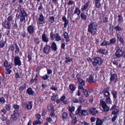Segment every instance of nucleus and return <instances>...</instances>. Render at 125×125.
<instances>
[{
  "instance_id": "nucleus-1",
  "label": "nucleus",
  "mask_w": 125,
  "mask_h": 125,
  "mask_svg": "<svg viewBox=\"0 0 125 125\" xmlns=\"http://www.w3.org/2000/svg\"><path fill=\"white\" fill-rule=\"evenodd\" d=\"M97 24L95 22H91L88 26V31L93 35H94L97 31Z\"/></svg>"
},
{
  "instance_id": "nucleus-2",
  "label": "nucleus",
  "mask_w": 125,
  "mask_h": 125,
  "mask_svg": "<svg viewBox=\"0 0 125 125\" xmlns=\"http://www.w3.org/2000/svg\"><path fill=\"white\" fill-rule=\"evenodd\" d=\"M20 14L17 13L16 15V19H20V21L22 22L25 20V17L27 16V14L23 8L20 9Z\"/></svg>"
},
{
  "instance_id": "nucleus-3",
  "label": "nucleus",
  "mask_w": 125,
  "mask_h": 125,
  "mask_svg": "<svg viewBox=\"0 0 125 125\" xmlns=\"http://www.w3.org/2000/svg\"><path fill=\"white\" fill-rule=\"evenodd\" d=\"M115 58L119 59L121 57L125 58V51H122L120 47H118L115 53Z\"/></svg>"
},
{
  "instance_id": "nucleus-4",
  "label": "nucleus",
  "mask_w": 125,
  "mask_h": 125,
  "mask_svg": "<svg viewBox=\"0 0 125 125\" xmlns=\"http://www.w3.org/2000/svg\"><path fill=\"white\" fill-rule=\"evenodd\" d=\"M82 106H80L76 111L75 114H79L80 116H86L88 114V111L85 110H81Z\"/></svg>"
},
{
  "instance_id": "nucleus-5",
  "label": "nucleus",
  "mask_w": 125,
  "mask_h": 125,
  "mask_svg": "<svg viewBox=\"0 0 125 125\" xmlns=\"http://www.w3.org/2000/svg\"><path fill=\"white\" fill-rule=\"evenodd\" d=\"M92 64L94 66H96L97 64L101 65L103 62V60L99 57H97L94 58V60H91Z\"/></svg>"
},
{
  "instance_id": "nucleus-6",
  "label": "nucleus",
  "mask_w": 125,
  "mask_h": 125,
  "mask_svg": "<svg viewBox=\"0 0 125 125\" xmlns=\"http://www.w3.org/2000/svg\"><path fill=\"white\" fill-rule=\"evenodd\" d=\"M78 82H79L78 89L82 90L83 89L84 86H85V81L83 79L78 78Z\"/></svg>"
},
{
  "instance_id": "nucleus-7",
  "label": "nucleus",
  "mask_w": 125,
  "mask_h": 125,
  "mask_svg": "<svg viewBox=\"0 0 125 125\" xmlns=\"http://www.w3.org/2000/svg\"><path fill=\"white\" fill-rule=\"evenodd\" d=\"M100 105L102 106L104 111H108L109 110V108L106 105V102L103 100H100Z\"/></svg>"
},
{
  "instance_id": "nucleus-8",
  "label": "nucleus",
  "mask_w": 125,
  "mask_h": 125,
  "mask_svg": "<svg viewBox=\"0 0 125 125\" xmlns=\"http://www.w3.org/2000/svg\"><path fill=\"white\" fill-rule=\"evenodd\" d=\"M19 113L16 110H14V113L11 115V119L13 121L16 120L18 118L19 116Z\"/></svg>"
},
{
  "instance_id": "nucleus-9",
  "label": "nucleus",
  "mask_w": 125,
  "mask_h": 125,
  "mask_svg": "<svg viewBox=\"0 0 125 125\" xmlns=\"http://www.w3.org/2000/svg\"><path fill=\"white\" fill-rule=\"evenodd\" d=\"M2 26L8 30H10L11 28V24L10 22L7 21L5 20L2 23Z\"/></svg>"
},
{
  "instance_id": "nucleus-10",
  "label": "nucleus",
  "mask_w": 125,
  "mask_h": 125,
  "mask_svg": "<svg viewBox=\"0 0 125 125\" xmlns=\"http://www.w3.org/2000/svg\"><path fill=\"white\" fill-rule=\"evenodd\" d=\"M90 112V114L93 116H98L99 115L98 111L94 107H92L91 108Z\"/></svg>"
},
{
  "instance_id": "nucleus-11",
  "label": "nucleus",
  "mask_w": 125,
  "mask_h": 125,
  "mask_svg": "<svg viewBox=\"0 0 125 125\" xmlns=\"http://www.w3.org/2000/svg\"><path fill=\"white\" fill-rule=\"evenodd\" d=\"M14 62L15 66L18 65L20 66L21 65V63L19 56H16L14 59Z\"/></svg>"
},
{
  "instance_id": "nucleus-12",
  "label": "nucleus",
  "mask_w": 125,
  "mask_h": 125,
  "mask_svg": "<svg viewBox=\"0 0 125 125\" xmlns=\"http://www.w3.org/2000/svg\"><path fill=\"white\" fill-rule=\"evenodd\" d=\"M110 80L111 82H114L115 83L118 80L117 74L111 73Z\"/></svg>"
},
{
  "instance_id": "nucleus-13",
  "label": "nucleus",
  "mask_w": 125,
  "mask_h": 125,
  "mask_svg": "<svg viewBox=\"0 0 125 125\" xmlns=\"http://www.w3.org/2000/svg\"><path fill=\"white\" fill-rule=\"evenodd\" d=\"M35 30L34 27L32 25L29 26L27 28V31L30 34H33Z\"/></svg>"
},
{
  "instance_id": "nucleus-14",
  "label": "nucleus",
  "mask_w": 125,
  "mask_h": 125,
  "mask_svg": "<svg viewBox=\"0 0 125 125\" xmlns=\"http://www.w3.org/2000/svg\"><path fill=\"white\" fill-rule=\"evenodd\" d=\"M109 88H105L103 91L102 92L104 93V97H106L110 96V93L109 91Z\"/></svg>"
},
{
  "instance_id": "nucleus-15",
  "label": "nucleus",
  "mask_w": 125,
  "mask_h": 125,
  "mask_svg": "<svg viewBox=\"0 0 125 125\" xmlns=\"http://www.w3.org/2000/svg\"><path fill=\"white\" fill-rule=\"evenodd\" d=\"M51 50V46L48 45H46L44 48L43 51L44 53H48Z\"/></svg>"
},
{
  "instance_id": "nucleus-16",
  "label": "nucleus",
  "mask_w": 125,
  "mask_h": 125,
  "mask_svg": "<svg viewBox=\"0 0 125 125\" xmlns=\"http://www.w3.org/2000/svg\"><path fill=\"white\" fill-rule=\"evenodd\" d=\"M27 92L30 95H32L34 96L36 94L33 91L31 88H29L27 90Z\"/></svg>"
},
{
  "instance_id": "nucleus-17",
  "label": "nucleus",
  "mask_w": 125,
  "mask_h": 125,
  "mask_svg": "<svg viewBox=\"0 0 125 125\" xmlns=\"http://www.w3.org/2000/svg\"><path fill=\"white\" fill-rule=\"evenodd\" d=\"M44 17L42 14L39 15V17L38 19V22L40 24L44 23Z\"/></svg>"
},
{
  "instance_id": "nucleus-18",
  "label": "nucleus",
  "mask_w": 125,
  "mask_h": 125,
  "mask_svg": "<svg viewBox=\"0 0 125 125\" xmlns=\"http://www.w3.org/2000/svg\"><path fill=\"white\" fill-rule=\"evenodd\" d=\"M42 38L43 41L47 43L49 41V39L47 35L45 34H43L42 36Z\"/></svg>"
},
{
  "instance_id": "nucleus-19",
  "label": "nucleus",
  "mask_w": 125,
  "mask_h": 125,
  "mask_svg": "<svg viewBox=\"0 0 125 125\" xmlns=\"http://www.w3.org/2000/svg\"><path fill=\"white\" fill-rule=\"evenodd\" d=\"M51 47L52 50L54 52L56 51L57 50V47L56 44L54 42H53L52 44L51 48Z\"/></svg>"
},
{
  "instance_id": "nucleus-20",
  "label": "nucleus",
  "mask_w": 125,
  "mask_h": 125,
  "mask_svg": "<svg viewBox=\"0 0 125 125\" xmlns=\"http://www.w3.org/2000/svg\"><path fill=\"white\" fill-rule=\"evenodd\" d=\"M95 1V7L97 8H99L101 6V4L100 2L101 0H94Z\"/></svg>"
},
{
  "instance_id": "nucleus-21",
  "label": "nucleus",
  "mask_w": 125,
  "mask_h": 125,
  "mask_svg": "<svg viewBox=\"0 0 125 125\" xmlns=\"http://www.w3.org/2000/svg\"><path fill=\"white\" fill-rule=\"evenodd\" d=\"M62 20L64 22V27H66L68 24V20L66 18L65 16L63 17L62 19Z\"/></svg>"
},
{
  "instance_id": "nucleus-22",
  "label": "nucleus",
  "mask_w": 125,
  "mask_h": 125,
  "mask_svg": "<svg viewBox=\"0 0 125 125\" xmlns=\"http://www.w3.org/2000/svg\"><path fill=\"white\" fill-rule=\"evenodd\" d=\"M32 102L29 101L27 103L26 107L28 109H31L32 108Z\"/></svg>"
},
{
  "instance_id": "nucleus-23",
  "label": "nucleus",
  "mask_w": 125,
  "mask_h": 125,
  "mask_svg": "<svg viewBox=\"0 0 125 125\" xmlns=\"http://www.w3.org/2000/svg\"><path fill=\"white\" fill-rule=\"evenodd\" d=\"M103 122V121L98 118H96V125H102Z\"/></svg>"
},
{
  "instance_id": "nucleus-24",
  "label": "nucleus",
  "mask_w": 125,
  "mask_h": 125,
  "mask_svg": "<svg viewBox=\"0 0 125 125\" xmlns=\"http://www.w3.org/2000/svg\"><path fill=\"white\" fill-rule=\"evenodd\" d=\"M90 4V2L89 1L87 2L82 7L81 10L82 11H83L86 10Z\"/></svg>"
},
{
  "instance_id": "nucleus-25",
  "label": "nucleus",
  "mask_w": 125,
  "mask_h": 125,
  "mask_svg": "<svg viewBox=\"0 0 125 125\" xmlns=\"http://www.w3.org/2000/svg\"><path fill=\"white\" fill-rule=\"evenodd\" d=\"M97 52L100 53L105 54H106L107 51L103 49H100L97 51Z\"/></svg>"
},
{
  "instance_id": "nucleus-26",
  "label": "nucleus",
  "mask_w": 125,
  "mask_h": 125,
  "mask_svg": "<svg viewBox=\"0 0 125 125\" xmlns=\"http://www.w3.org/2000/svg\"><path fill=\"white\" fill-rule=\"evenodd\" d=\"M68 116V114L66 112H64L62 115V117L64 121H65Z\"/></svg>"
},
{
  "instance_id": "nucleus-27",
  "label": "nucleus",
  "mask_w": 125,
  "mask_h": 125,
  "mask_svg": "<svg viewBox=\"0 0 125 125\" xmlns=\"http://www.w3.org/2000/svg\"><path fill=\"white\" fill-rule=\"evenodd\" d=\"M47 109L49 111L52 110L51 112L54 111V107L52 104H50L48 106Z\"/></svg>"
},
{
  "instance_id": "nucleus-28",
  "label": "nucleus",
  "mask_w": 125,
  "mask_h": 125,
  "mask_svg": "<svg viewBox=\"0 0 125 125\" xmlns=\"http://www.w3.org/2000/svg\"><path fill=\"white\" fill-rule=\"evenodd\" d=\"M69 88L70 90L72 91H75L76 87L73 84H71L69 85Z\"/></svg>"
},
{
  "instance_id": "nucleus-29",
  "label": "nucleus",
  "mask_w": 125,
  "mask_h": 125,
  "mask_svg": "<svg viewBox=\"0 0 125 125\" xmlns=\"http://www.w3.org/2000/svg\"><path fill=\"white\" fill-rule=\"evenodd\" d=\"M64 37L66 39V42H68L69 41V37L68 34L66 32H64L63 34Z\"/></svg>"
},
{
  "instance_id": "nucleus-30",
  "label": "nucleus",
  "mask_w": 125,
  "mask_h": 125,
  "mask_svg": "<svg viewBox=\"0 0 125 125\" xmlns=\"http://www.w3.org/2000/svg\"><path fill=\"white\" fill-rule=\"evenodd\" d=\"M117 38L119 39V40L121 43L123 44L124 43V41L123 39L121 37V36L119 34H117Z\"/></svg>"
},
{
  "instance_id": "nucleus-31",
  "label": "nucleus",
  "mask_w": 125,
  "mask_h": 125,
  "mask_svg": "<svg viewBox=\"0 0 125 125\" xmlns=\"http://www.w3.org/2000/svg\"><path fill=\"white\" fill-rule=\"evenodd\" d=\"M54 111L51 112V113L50 114V116L54 120H56L57 119L56 115L54 113Z\"/></svg>"
},
{
  "instance_id": "nucleus-32",
  "label": "nucleus",
  "mask_w": 125,
  "mask_h": 125,
  "mask_svg": "<svg viewBox=\"0 0 125 125\" xmlns=\"http://www.w3.org/2000/svg\"><path fill=\"white\" fill-rule=\"evenodd\" d=\"M81 90H82L85 96L87 97H88L89 96L88 91L84 88L83 89H82Z\"/></svg>"
},
{
  "instance_id": "nucleus-33",
  "label": "nucleus",
  "mask_w": 125,
  "mask_h": 125,
  "mask_svg": "<svg viewBox=\"0 0 125 125\" xmlns=\"http://www.w3.org/2000/svg\"><path fill=\"white\" fill-rule=\"evenodd\" d=\"M110 44V43L107 41H105L102 43L101 45L102 46H105V45H109Z\"/></svg>"
},
{
  "instance_id": "nucleus-34",
  "label": "nucleus",
  "mask_w": 125,
  "mask_h": 125,
  "mask_svg": "<svg viewBox=\"0 0 125 125\" xmlns=\"http://www.w3.org/2000/svg\"><path fill=\"white\" fill-rule=\"evenodd\" d=\"M81 13V11L78 7H76L74 11V14L76 13L78 15H79Z\"/></svg>"
},
{
  "instance_id": "nucleus-35",
  "label": "nucleus",
  "mask_w": 125,
  "mask_h": 125,
  "mask_svg": "<svg viewBox=\"0 0 125 125\" xmlns=\"http://www.w3.org/2000/svg\"><path fill=\"white\" fill-rule=\"evenodd\" d=\"M16 48V50L15 51V53H18L20 51V49L17 44L15 43L14 44Z\"/></svg>"
},
{
  "instance_id": "nucleus-36",
  "label": "nucleus",
  "mask_w": 125,
  "mask_h": 125,
  "mask_svg": "<svg viewBox=\"0 0 125 125\" xmlns=\"http://www.w3.org/2000/svg\"><path fill=\"white\" fill-rule=\"evenodd\" d=\"M105 99L106 102L108 104H111L112 101L110 99V96L106 97Z\"/></svg>"
},
{
  "instance_id": "nucleus-37",
  "label": "nucleus",
  "mask_w": 125,
  "mask_h": 125,
  "mask_svg": "<svg viewBox=\"0 0 125 125\" xmlns=\"http://www.w3.org/2000/svg\"><path fill=\"white\" fill-rule=\"evenodd\" d=\"M82 19L85 20L86 19L87 16L84 13H82L80 15Z\"/></svg>"
},
{
  "instance_id": "nucleus-38",
  "label": "nucleus",
  "mask_w": 125,
  "mask_h": 125,
  "mask_svg": "<svg viewBox=\"0 0 125 125\" xmlns=\"http://www.w3.org/2000/svg\"><path fill=\"white\" fill-rule=\"evenodd\" d=\"M94 78V77L92 75H90L89 77V79L88 81V82L90 83H92Z\"/></svg>"
},
{
  "instance_id": "nucleus-39",
  "label": "nucleus",
  "mask_w": 125,
  "mask_h": 125,
  "mask_svg": "<svg viewBox=\"0 0 125 125\" xmlns=\"http://www.w3.org/2000/svg\"><path fill=\"white\" fill-rule=\"evenodd\" d=\"M26 87V85L25 84H23L19 88L20 91H22V90L25 89Z\"/></svg>"
},
{
  "instance_id": "nucleus-40",
  "label": "nucleus",
  "mask_w": 125,
  "mask_h": 125,
  "mask_svg": "<svg viewBox=\"0 0 125 125\" xmlns=\"http://www.w3.org/2000/svg\"><path fill=\"white\" fill-rule=\"evenodd\" d=\"M112 93L113 95L114 98L115 99L117 98V92L113 91L112 92Z\"/></svg>"
},
{
  "instance_id": "nucleus-41",
  "label": "nucleus",
  "mask_w": 125,
  "mask_h": 125,
  "mask_svg": "<svg viewBox=\"0 0 125 125\" xmlns=\"http://www.w3.org/2000/svg\"><path fill=\"white\" fill-rule=\"evenodd\" d=\"M119 111V110H118L117 109H115L112 111V114L116 115L118 113Z\"/></svg>"
},
{
  "instance_id": "nucleus-42",
  "label": "nucleus",
  "mask_w": 125,
  "mask_h": 125,
  "mask_svg": "<svg viewBox=\"0 0 125 125\" xmlns=\"http://www.w3.org/2000/svg\"><path fill=\"white\" fill-rule=\"evenodd\" d=\"M6 41H4L2 40L0 41V47L2 48L4 47L5 45V44L6 42Z\"/></svg>"
},
{
  "instance_id": "nucleus-43",
  "label": "nucleus",
  "mask_w": 125,
  "mask_h": 125,
  "mask_svg": "<svg viewBox=\"0 0 125 125\" xmlns=\"http://www.w3.org/2000/svg\"><path fill=\"white\" fill-rule=\"evenodd\" d=\"M58 95L56 94L52 96L51 97V99L52 100H54L55 99H58Z\"/></svg>"
},
{
  "instance_id": "nucleus-44",
  "label": "nucleus",
  "mask_w": 125,
  "mask_h": 125,
  "mask_svg": "<svg viewBox=\"0 0 125 125\" xmlns=\"http://www.w3.org/2000/svg\"><path fill=\"white\" fill-rule=\"evenodd\" d=\"M55 38V40L56 41H59L61 40V37L59 36L58 33L56 34Z\"/></svg>"
},
{
  "instance_id": "nucleus-45",
  "label": "nucleus",
  "mask_w": 125,
  "mask_h": 125,
  "mask_svg": "<svg viewBox=\"0 0 125 125\" xmlns=\"http://www.w3.org/2000/svg\"><path fill=\"white\" fill-rule=\"evenodd\" d=\"M41 123V122L40 120H36L33 122V125H37V124H40Z\"/></svg>"
},
{
  "instance_id": "nucleus-46",
  "label": "nucleus",
  "mask_w": 125,
  "mask_h": 125,
  "mask_svg": "<svg viewBox=\"0 0 125 125\" xmlns=\"http://www.w3.org/2000/svg\"><path fill=\"white\" fill-rule=\"evenodd\" d=\"M34 42L37 44H38L41 42V40L39 38H36L34 40Z\"/></svg>"
},
{
  "instance_id": "nucleus-47",
  "label": "nucleus",
  "mask_w": 125,
  "mask_h": 125,
  "mask_svg": "<svg viewBox=\"0 0 125 125\" xmlns=\"http://www.w3.org/2000/svg\"><path fill=\"white\" fill-rule=\"evenodd\" d=\"M13 20V17L12 16H9L7 19V20H5L6 21H7L10 22H11Z\"/></svg>"
},
{
  "instance_id": "nucleus-48",
  "label": "nucleus",
  "mask_w": 125,
  "mask_h": 125,
  "mask_svg": "<svg viewBox=\"0 0 125 125\" xmlns=\"http://www.w3.org/2000/svg\"><path fill=\"white\" fill-rule=\"evenodd\" d=\"M79 102L83 104H85V101L83 99L81 98L79 99Z\"/></svg>"
},
{
  "instance_id": "nucleus-49",
  "label": "nucleus",
  "mask_w": 125,
  "mask_h": 125,
  "mask_svg": "<svg viewBox=\"0 0 125 125\" xmlns=\"http://www.w3.org/2000/svg\"><path fill=\"white\" fill-rule=\"evenodd\" d=\"M56 36V35L53 34V33L52 32H51L50 34V37L52 40H53L54 38H55Z\"/></svg>"
},
{
  "instance_id": "nucleus-50",
  "label": "nucleus",
  "mask_w": 125,
  "mask_h": 125,
  "mask_svg": "<svg viewBox=\"0 0 125 125\" xmlns=\"http://www.w3.org/2000/svg\"><path fill=\"white\" fill-rule=\"evenodd\" d=\"M116 39L115 38H113L110 40V44L114 43L116 42Z\"/></svg>"
},
{
  "instance_id": "nucleus-51",
  "label": "nucleus",
  "mask_w": 125,
  "mask_h": 125,
  "mask_svg": "<svg viewBox=\"0 0 125 125\" xmlns=\"http://www.w3.org/2000/svg\"><path fill=\"white\" fill-rule=\"evenodd\" d=\"M115 28L117 31H119L122 30L121 28L119 27L118 25H117L115 27Z\"/></svg>"
},
{
  "instance_id": "nucleus-52",
  "label": "nucleus",
  "mask_w": 125,
  "mask_h": 125,
  "mask_svg": "<svg viewBox=\"0 0 125 125\" xmlns=\"http://www.w3.org/2000/svg\"><path fill=\"white\" fill-rule=\"evenodd\" d=\"M0 102L3 104L5 103L6 101L4 98L3 97H2L0 98Z\"/></svg>"
},
{
  "instance_id": "nucleus-53",
  "label": "nucleus",
  "mask_w": 125,
  "mask_h": 125,
  "mask_svg": "<svg viewBox=\"0 0 125 125\" xmlns=\"http://www.w3.org/2000/svg\"><path fill=\"white\" fill-rule=\"evenodd\" d=\"M49 76L47 75L46 74L45 75L43 76L42 77V78L43 80H45L49 78Z\"/></svg>"
},
{
  "instance_id": "nucleus-54",
  "label": "nucleus",
  "mask_w": 125,
  "mask_h": 125,
  "mask_svg": "<svg viewBox=\"0 0 125 125\" xmlns=\"http://www.w3.org/2000/svg\"><path fill=\"white\" fill-rule=\"evenodd\" d=\"M5 107L6 109L9 111L10 110L11 107L9 105L6 104L5 105Z\"/></svg>"
},
{
  "instance_id": "nucleus-55",
  "label": "nucleus",
  "mask_w": 125,
  "mask_h": 125,
  "mask_svg": "<svg viewBox=\"0 0 125 125\" xmlns=\"http://www.w3.org/2000/svg\"><path fill=\"white\" fill-rule=\"evenodd\" d=\"M75 109V107L74 106H72L71 107H69V109L70 112H72L74 111Z\"/></svg>"
},
{
  "instance_id": "nucleus-56",
  "label": "nucleus",
  "mask_w": 125,
  "mask_h": 125,
  "mask_svg": "<svg viewBox=\"0 0 125 125\" xmlns=\"http://www.w3.org/2000/svg\"><path fill=\"white\" fill-rule=\"evenodd\" d=\"M118 17L119 18V19L118 20V21L120 22H122L123 20L122 17L120 15H118Z\"/></svg>"
},
{
  "instance_id": "nucleus-57",
  "label": "nucleus",
  "mask_w": 125,
  "mask_h": 125,
  "mask_svg": "<svg viewBox=\"0 0 125 125\" xmlns=\"http://www.w3.org/2000/svg\"><path fill=\"white\" fill-rule=\"evenodd\" d=\"M54 18L53 17H51L50 18L49 21L50 22L52 23L54 22Z\"/></svg>"
},
{
  "instance_id": "nucleus-58",
  "label": "nucleus",
  "mask_w": 125,
  "mask_h": 125,
  "mask_svg": "<svg viewBox=\"0 0 125 125\" xmlns=\"http://www.w3.org/2000/svg\"><path fill=\"white\" fill-rule=\"evenodd\" d=\"M14 108L15 110H16V111H17V110H19V106L16 104L14 105Z\"/></svg>"
},
{
  "instance_id": "nucleus-59",
  "label": "nucleus",
  "mask_w": 125,
  "mask_h": 125,
  "mask_svg": "<svg viewBox=\"0 0 125 125\" xmlns=\"http://www.w3.org/2000/svg\"><path fill=\"white\" fill-rule=\"evenodd\" d=\"M50 89L52 90H54L55 92H57L58 91V89L56 88L54 86H53L50 88Z\"/></svg>"
},
{
  "instance_id": "nucleus-60",
  "label": "nucleus",
  "mask_w": 125,
  "mask_h": 125,
  "mask_svg": "<svg viewBox=\"0 0 125 125\" xmlns=\"http://www.w3.org/2000/svg\"><path fill=\"white\" fill-rule=\"evenodd\" d=\"M12 64H9L6 66V69H10L12 67Z\"/></svg>"
},
{
  "instance_id": "nucleus-61",
  "label": "nucleus",
  "mask_w": 125,
  "mask_h": 125,
  "mask_svg": "<svg viewBox=\"0 0 125 125\" xmlns=\"http://www.w3.org/2000/svg\"><path fill=\"white\" fill-rule=\"evenodd\" d=\"M77 121V120L76 117L75 116V117L72 120V123L73 124H74L76 123Z\"/></svg>"
},
{
  "instance_id": "nucleus-62",
  "label": "nucleus",
  "mask_w": 125,
  "mask_h": 125,
  "mask_svg": "<svg viewBox=\"0 0 125 125\" xmlns=\"http://www.w3.org/2000/svg\"><path fill=\"white\" fill-rule=\"evenodd\" d=\"M117 117V116L116 115H115L112 118V122H114L116 119Z\"/></svg>"
},
{
  "instance_id": "nucleus-63",
  "label": "nucleus",
  "mask_w": 125,
  "mask_h": 125,
  "mask_svg": "<svg viewBox=\"0 0 125 125\" xmlns=\"http://www.w3.org/2000/svg\"><path fill=\"white\" fill-rule=\"evenodd\" d=\"M65 59L66 60L65 62H71L72 60V59H71V58H70L69 57H66Z\"/></svg>"
},
{
  "instance_id": "nucleus-64",
  "label": "nucleus",
  "mask_w": 125,
  "mask_h": 125,
  "mask_svg": "<svg viewBox=\"0 0 125 125\" xmlns=\"http://www.w3.org/2000/svg\"><path fill=\"white\" fill-rule=\"evenodd\" d=\"M46 120L48 122H49L52 123V122L51 118L50 117H48L47 118Z\"/></svg>"
}]
</instances>
